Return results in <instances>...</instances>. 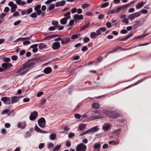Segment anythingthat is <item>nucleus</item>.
Listing matches in <instances>:
<instances>
[{
    "mask_svg": "<svg viewBox=\"0 0 151 151\" xmlns=\"http://www.w3.org/2000/svg\"><path fill=\"white\" fill-rule=\"evenodd\" d=\"M39 59L37 58H34L31 59L30 60L24 64L22 68V70H25L28 69L34 66L35 64V62H31V61H37Z\"/></svg>",
    "mask_w": 151,
    "mask_h": 151,
    "instance_id": "obj_1",
    "label": "nucleus"
},
{
    "mask_svg": "<svg viewBox=\"0 0 151 151\" xmlns=\"http://www.w3.org/2000/svg\"><path fill=\"white\" fill-rule=\"evenodd\" d=\"M103 112L107 114L109 117L113 118H116L119 116V114L118 113L113 111H104Z\"/></svg>",
    "mask_w": 151,
    "mask_h": 151,
    "instance_id": "obj_2",
    "label": "nucleus"
},
{
    "mask_svg": "<svg viewBox=\"0 0 151 151\" xmlns=\"http://www.w3.org/2000/svg\"><path fill=\"white\" fill-rule=\"evenodd\" d=\"M86 146L82 143L78 145L76 147V151H86Z\"/></svg>",
    "mask_w": 151,
    "mask_h": 151,
    "instance_id": "obj_3",
    "label": "nucleus"
},
{
    "mask_svg": "<svg viewBox=\"0 0 151 151\" xmlns=\"http://www.w3.org/2000/svg\"><path fill=\"white\" fill-rule=\"evenodd\" d=\"M46 123L45 120L43 117L41 118L38 121V125L41 128L45 127Z\"/></svg>",
    "mask_w": 151,
    "mask_h": 151,
    "instance_id": "obj_4",
    "label": "nucleus"
},
{
    "mask_svg": "<svg viewBox=\"0 0 151 151\" xmlns=\"http://www.w3.org/2000/svg\"><path fill=\"white\" fill-rule=\"evenodd\" d=\"M141 14L140 12H135L130 14L128 17V18L131 20H132L134 18H136Z\"/></svg>",
    "mask_w": 151,
    "mask_h": 151,
    "instance_id": "obj_5",
    "label": "nucleus"
},
{
    "mask_svg": "<svg viewBox=\"0 0 151 151\" xmlns=\"http://www.w3.org/2000/svg\"><path fill=\"white\" fill-rule=\"evenodd\" d=\"M1 100L5 104H11V101L10 97H3L1 99Z\"/></svg>",
    "mask_w": 151,
    "mask_h": 151,
    "instance_id": "obj_6",
    "label": "nucleus"
},
{
    "mask_svg": "<svg viewBox=\"0 0 151 151\" xmlns=\"http://www.w3.org/2000/svg\"><path fill=\"white\" fill-rule=\"evenodd\" d=\"M8 5L11 7V12L12 13L15 11L17 7V5L16 4H14V2L12 1L9 2Z\"/></svg>",
    "mask_w": 151,
    "mask_h": 151,
    "instance_id": "obj_7",
    "label": "nucleus"
},
{
    "mask_svg": "<svg viewBox=\"0 0 151 151\" xmlns=\"http://www.w3.org/2000/svg\"><path fill=\"white\" fill-rule=\"evenodd\" d=\"M38 113L36 111L32 113L29 116V119L31 121H33L36 119L38 116Z\"/></svg>",
    "mask_w": 151,
    "mask_h": 151,
    "instance_id": "obj_8",
    "label": "nucleus"
},
{
    "mask_svg": "<svg viewBox=\"0 0 151 151\" xmlns=\"http://www.w3.org/2000/svg\"><path fill=\"white\" fill-rule=\"evenodd\" d=\"M60 47V43L59 42H54L51 46L52 48L53 49V50H54L59 49Z\"/></svg>",
    "mask_w": 151,
    "mask_h": 151,
    "instance_id": "obj_9",
    "label": "nucleus"
},
{
    "mask_svg": "<svg viewBox=\"0 0 151 151\" xmlns=\"http://www.w3.org/2000/svg\"><path fill=\"white\" fill-rule=\"evenodd\" d=\"M70 40L69 37H65L63 39L62 38L61 43L62 45H66L70 42Z\"/></svg>",
    "mask_w": 151,
    "mask_h": 151,
    "instance_id": "obj_10",
    "label": "nucleus"
},
{
    "mask_svg": "<svg viewBox=\"0 0 151 151\" xmlns=\"http://www.w3.org/2000/svg\"><path fill=\"white\" fill-rule=\"evenodd\" d=\"M70 18V16L67 17H65L61 19L60 20V23L62 24H65L67 22L68 19H69Z\"/></svg>",
    "mask_w": 151,
    "mask_h": 151,
    "instance_id": "obj_11",
    "label": "nucleus"
},
{
    "mask_svg": "<svg viewBox=\"0 0 151 151\" xmlns=\"http://www.w3.org/2000/svg\"><path fill=\"white\" fill-rule=\"evenodd\" d=\"M20 97L17 96H14L11 97V104H13L14 103L17 102L19 100Z\"/></svg>",
    "mask_w": 151,
    "mask_h": 151,
    "instance_id": "obj_12",
    "label": "nucleus"
},
{
    "mask_svg": "<svg viewBox=\"0 0 151 151\" xmlns=\"http://www.w3.org/2000/svg\"><path fill=\"white\" fill-rule=\"evenodd\" d=\"M26 126V123L25 122H19L17 124V127L19 128H22V129H24Z\"/></svg>",
    "mask_w": 151,
    "mask_h": 151,
    "instance_id": "obj_13",
    "label": "nucleus"
},
{
    "mask_svg": "<svg viewBox=\"0 0 151 151\" xmlns=\"http://www.w3.org/2000/svg\"><path fill=\"white\" fill-rule=\"evenodd\" d=\"M133 35V33L132 32H131L130 33L127 35V36L124 38L119 39V40L120 41H125L128 39L129 38H130Z\"/></svg>",
    "mask_w": 151,
    "mask_h": 151,
    "instance_id": "obj_14",
    "label": "nucleus"
},
{
    "mask_svg": "<svg viewBox=\"0 0 151 151\" xmlns=\"http://www.w3.org/2000/svg\"><path fill=\"white\" fill-rule=\"evenodd\" d=\"M103 116L101 115H99L98 116H90V118L92 120H94L97 119H100L103 118Z\"/></svg>",
    "mask_w": 151,
    "mask_h": 151,
    "instance_id": "obj_15",
    "label": "nucleus"
},
{
    "mask_svg": "<svg viewBox=\"0 0 151 151\" xmlns=\"http://www.w3.org/2000/svg\"><path fill=\"white\" fill-rule=\"evenodd\" d=\"M35 130L38 132L42 133H46L47 131H42L37 125H36L35 127Z\"/></svg>",
    "mask_w": 151,
    "mask_h": 151,
    "instance_id": "obj_16",
    "label": "nucleus"
},
{
    "mask_svg": "<svg viewBox=\"0 0 151 151\" xmlns=\"http://www.w3.org/2000/svg\"><path fill=\"white\" fill-rule=\"evenodd\" d=\"M65 3L66 1L65 0H63L61 1L57 2L55 4V6L56 7L63 6Z\"/></svg>",
    "mask_w": 151,
    "mask_h": 151,
    "instance_id": "obj_17",
    "label": "nucleus"
},
{
    "mask_svg": "<svg viewBox=\"0 0 151 151\" xmlns=\"http://www.w3.org/2000/svg\"><path fill=\"white\" fill-rule=\"evenodd\" d=\"M52 71V69L50 67H47L45 68L44 70V73L46 74H49Z\"/></svg>",
    "mask_w": 151,
    "mask_h": 151,
    "instance_id": "obj_18",
    "label": "nucleus"
},
{
    "mask_svg": "<svg viewBox=\"0 0 151 151\" xmlns=\"http://www.w3.org/2000/svg\"><path fill=\"white\" fill-rule=\"evenodd\" d=\"M134 3V1H132L130 3H128L125 5H124L121 6H119V8H120V10H121L122 9H124L127 8Z\"/></svg>",
    "mask_w": 151,
    "mask_h": 151,
    "instance_id": "obj_19",
    "label": "nucleus"
},
{
    "mask_svg": "<svg viewBox=\"0 0 151 151\" xmlns=\"http://www.w3.org/2000/svg\"><path fill=\"white\" fill-rule=\"evenodd\" d=\"M111 128V126L109 124H104L102 127V129L105 131H107Z\"/></svg>",
    "mask_w": 151,
    "mask_h": 151,
    "instance_id": "obj_20",
    "label": "nucleus"
},
{
    "mask_svg": "<svg viewBox=\"0 0 151 151\" xmlns=\"http://www.w3.org/2000/svg\"><path fill=\"white\" fill-rule=\"evenodd\" d=\"M149 34V33H147L146 34H144L142 35H141L139 36L135 37H134V39H140L141 38H143L147 36Z\"/></svg>",
    "mask_w": 151,
    "mask_h": 151,
    "instance_id": "obj_21",
    "label": "nucleus"
},
{
    "mask_svg": "<svg viewBox=\"0 0 151 151\" xmlns=\"http://www.w3.org/2000/svg\"><path fill=\"white\" fill-rule=\"evenodd\" d=\"M146 78H145V79H141V80H138L135 83L134 85H133V84H131V85H129V86H128L126 87L125 88V89H127V88H129V87H131V86H135V85H137V84L141 83V82H142V81H143Z\"/></svg>",
    "mask_w": 151,
    "mask_h": 151,
    "instance_id": "obj_22",
    "label": "nucleus"
},
{
    "mask_svg": "<svg viewBox=\"0 0 151 151\" xmlns=\"http://www.w3.org/2000/svg\"><path fill=\"white\" fill-rule=\"evenodd\" d=\"M145 3V2H143L142 1H141L140 2L138 3L136 6V7L137 9H138L142 7L144 4Z\"/></svg>",
    "mask_w": 151,
    "mask_h": 151,
    "instance_id": "obj_23",
    "label": "nucleus"
},
{
    "mask_svg": "<svg viewBox=\"0 0 151 151\" xmlns=\"http://www.w3.org/2000/svg\"><path fill=\"white\" fill-rule=\"evenodd\" d=\"M99 129V128H98L97 126H96L89 129V130L91 133L96 132L98 131Z\"/></svg>",
    "mask_w": 151,
    "mask_h": 151,
    "instance_id": "obj_24",
    "label": "nucleus"
},
{
    "mask_svg": "<svg viewBox=\"0 0 151 151\" xmlns=\"http://www.w3.org/2000/svg\"><path fill=\"white\" fill-rule=\"evenodd\" d=\"M90 25V23H85V24H84L81 28L80 29V31L85 29L87 27H88Z\"/></svg>",
    "mask_w": 151,
    "mask_h": 151,
    "instance_id": "obj_25",
    "label": "nucleus"
},
{
    "mask_svg": "<svg viewBox=\"0 0 151 151\" xmlns=\"http://www.w3.org/2000/svg\"><path fill=\"white\" fill-rule=\"evenodd\" d=\"M141 23V22L139 21H136L134 22V24L133 25L134 27L135 28H137L138 26L140 25L141 26L142 24H140Z\"/></svg>",
    "mask_w": 151,
    "mask_h": 151,
    "instance_id": "obj_26",
    "label": "nucleus"
},
{
    "mask_svg": "<svg viewBox=\"0 0 151 151\" xmlns=\"http://www.w3.org/2000/svg\"><path fill=\"white\" fill-rule=\"evenodd\" d=\"M100 147L101 145L100 143H96L94 146L93 148L94 150L98 149V151H100Z\"/></svg>",
    "mask_w": 151,
    "mask_h": 151,
    "instance_id": "obj_27",
    "label": "nucleus"
},
{
    "mask_svg": "<svg viewBox=\"0 0 151 151\" xmlns=\"http://www.w3.org/2000/svg\"><path fill=\"white\" fill-rule=\"evenodd\" d=\"M50 138L51 140H54L56 138V134L55 133H52L50 135Z\"/></svg>",
    "mask_w": 151,
    "mask_h": 151,
    "instance_id": "obj_28",
    "label": "nucleus"
},
{
    "mask_svg": "<svg viewBox=\"0 0 151 151\" xmlns=\"http://www.w3.org/2000/svg\"><path fill=\"white\" fill-rule=\"evenodd\" d=\"M80 34H74L71 36V39L73 40H74L78 38L80 36Z\"/></svg>",
    "mask_w": 151,
    "mask_h": 151,
    "instance_id": "obj_29",
    "label": "nucleus"
},
{
    "mask_svg": "<svg viewBox=\"0 0 151 151\" xmlns=\"http://www.w3.org/2000/svg\"><path fill=\"white\" fill-rule=\"evenodd\" d=\"M39 48L40 49H42L43 48H47V46L46 45H44V43H40L39 45Z\"/></svg>",
    "mask_w": 151,
    "mask_h": 151,
    "instance_id": "obj_30",
    "label": "nucleus"
},
{
    "mask_svg": "<svg viewBox=\"0 0 151 151\" xmlns=\"http://www.w3.org/2000/svg\"><path fill=\"white\" fill-rule=\"evenodd\" d=\"M92 106V107L94 109H98L100 107V105L97 103H94Z\"/></svg>",
    "mask_w": 151,
    "mask_h": 151,
    "instance_id": "obj_31",
    "label": "nucleus"
},
{
    "mask_svg": "<svg viewBox=\"0 0 151 151\" xmlns=\"http://www.w3.org/2000/svg\"><path fill=\"white\" fill-rule=\"evenodd\" d=\"M97 36L96 33L95 32H91L90 34V36L91 39L95 38Z\"/></svg>",
    "mask_w": 151,
    "mask_h": 151,
    "instance_id": "obj_32",
    "label": "nucleus"
},
{
    "mask_svg": "<svg viewBox=\"0 0 151 151\" xmlns=\"http://www.w3.org/2000/svg\"><path fill=\"white\" fill-rule=\"evenodd\" d=\"M52 39H53V37L52 35H50L45 37L41 40V41H42L43 40H50Z\"/></svg>",
    "mask_w": 151,
    "mask_h": 151,
    "instance_id": "obj_33",
    "label": "nucleus"
},
{
    "mask_svg": "<svg viewBox=\"0 0 151 151\" xmlns=\"http://www.w3.org/2000/svg\"><path fill=\"white\" fill-rule=\"evenodd\" d=\"M121 22L125 24H128L129 22V20L127 18H124L121 21Z\"/></svg>",
    "mask_w": 151,
    "mask_h": 151,
    "instance_id": "obj_34",
    "label": "nucleus"
},
{
    "mask_svg": "<svg viewBox=\"0 0 151 151\" xmlns=\"http://www.w3.org/2000/svg\"><path fill=\"white\" fill-rule=\"evenodd\" d=\"M61 147V145H58L56 146L52 151H57Z\"/></svg>",
    "mask_w": 151,
    "mask_h": 151,
    "instance_id": "obj_35",
    "label": "nucleus"
},
{
    "mask_svg": "<svg viewBox=\"0 0 151 151\" xmlns=\"http://www.w3.org/2000/svg\"><path fill=\"white\" fill-rule=\"evenodd\" d=\"M85 126L84 124H82L79 125L78 126V128L80 131H81L85 128Z\"/></svg>",
    "mask_w": 151,
    "mask_h": 151,
    "instance_id": "obj_36",
    "label": "nucleus"
},
{
    "mask_svg": "<svg viewBox=\"0 0 151 151\" xmlns=\"http://www.w3.org/2000/svg\"><path fill=\"white\" fill-rule=\"evenodd\" d=\"M52 25L55 26V27L58 26L59 24L58 22V21H53L52 22Z\"/></svg>",
    "mask_w": 151,
    "mask_h": 151,
    "instance_id": "obj_37",
    "label": "nucleus"
},
{
    "mask_svg": "<svg viewBox=\"0 0 151 151\" xmlns=\"http://www.w3.org/2000/svg\"><path fill=\"white\" fill-rule=\"evenodd\" d=\"M115 14H118L120 11H121L120 8L119 6H117L116 9H114Z\"/></svg>",
    "mask_w": 151,
    "mask_h": 151,
    "instance_id": "obj_38",
    "label": "nucleus"
},
{
    "mask_svg": "<svg viewBox=\"0 0 151 151\" xmlns=\"http://www.w3.org/2000/svg\"><path fill=\"white\" fill-rule=\"evenodd\" d=\"M89 133H90L89 129L82 133L79 136L80 137L81 136H82L84 135Z\"/></svg>",
    "mask_w": 151,
    "mask_h": 151,
    "instance_id": "obj_39",
    "label": "nucleus"
},
{
    "mask_svg": "<svg viewBox=\"0 0 151 151\" xmlns=\"http://www.w3.org/2000/svg\"><path fill=\"white\" fill-rule=\"evenodd\" d=\"M109 5V3L108 2H106L102 4L101 6V8H104Z\"/></svg>",
    "mask_w": 151,
    "mask_h": 151,
    "instance_id": "obj_40",
    "label": "nucleus"
},
{
    "mask_svg": "<svg viewBox=\"0 0 151 151\" xmlns=\"http://www.w3.org/2000/svg\"><path fill=\"white\" fill-rule=\"evenodd\" d=\"M119 143V142H118L117 143V142L114 140L111 141L109 142V144H113V145L118 144Z\"/></svg>",
    "mask_w": 151,
    "mask_h": 151,
    "instance_id": "obj_41",
    "label": "nucleus"
},
{
    "mask_svg": "<svg viewBox=\"0 0 151 151\" xmlns=\"http://www.w3.org/2000/svg\"><path fill=\"white\" fill-rule=\"evenodd\" d=\"M10 60V58H4L3 59V61L6 62H9Z\"/></svg>",
    "mask_w": 151,
    "mask_h": 151,
    "instance_id": "obj_42",
    "label": "nucleus"
},
{
    "mask_svg": "<svg viewBox=\"0 0 151 151\" xmlns=\"http://www.w3.org/2000/svg\"><path fill=\"white\" fill-rule=\"evenodd\" d=\"M1 66L5 69H7V63H4L1 65Z\"/></svg>",
    "mask_w": 151,
    "mask_h": 151,
    "instance_id": "obj_43",
    "label": "nucleus"
},
{
    "mask_svg": "<svg viewBox=\"0 0 151 151\" xmlns=\"http://www.w3.org/2000/svg\"><path fill=\"white\" fill-rule=\"evenodd\" d=\"M74 23V21L73 20H70L69 24L67 25V27H69L70 26H72Z\"/></svg>",
    "mask_w": 151,
    "mask_h": 151,
    "instance_id": "obj_44",
    "label": "nucleus"
},
{
    "mask_svg": "<svg viewBox=\"0 0 151 151\" xmlns=\"http://www.w3.org/2000/svg\"><path fill=\"white\" fill-rule=\"evenodd\" d=\"M55 29H57V27L55 26L50 27L48 28V29L50 31H54Z\"/></svg>",
    "mask_w": 151,
    "mask_h": 151,
    "instance_id": "obj_45",
    "label": "nucleus"
},
{
    "mask_svg": "<svg viewBox=\"0 0 151 151\" xmlns=\"http://www.w3.org/2000/svg\"><path fill=\"white\" fill-rule=\"evenodd\" d=\"M54 145V144L52 143H49L47 145V148L48 149H50L53 147Z\"/></svg>",
    "mask_w": 151,
    "mask_h": 151,
    "instance_id": "obj_46",
    "label": "nucleus"
},
{
    "mask_svg": "<svg viewBox=\"0 0 151 151\" xmlns=\"http://www.w3.org/2000/svg\"><path fill=\"white\" fill-rule=\"evenodd\" d=\"M75 136V134L73 133L70 132L68 135V137L70 138H71Z\"/></svg>",
    "mask_w": 151,
    "mask_h": 151,
    "instance_id": "obj_47",
    "label": "nucleus"
},
{
    "mask_svg": "<svg viewBox=\"0 0 151 151\" xmlns=\"http://www.w3.org/2000/svg\"><path fill=\"white\" fill-rule=\"evenodd\" d=\"M90 41V39L88 37H85L83 39V42L85 43H87Z\"/></svg>",
    "mask_w": 151,
    "mask_h": 151,
    "instance_id": "obj_48",
    "label": "nucleus"
},
{
    "mask_svg": "<svg viewBox=\"0 0 151 151\" xmlns=\"http://www.w3.org/2000/svg\"><path fill=\"white\" fill-rule=\"evenodd\" d=\"M89 6V4L87 3L83 4L82 5V7L83 9L87 8Z\"/></svg>",
    "mask_w": 151,
    "mask_h": 151,
    "instance_id": "obj_49",
    "label": "nucleus"
},
{
    "mask_svg": "<svg viewBox=\"0 0 151 151\" xmlns=\"http://www.w3.org/2000/svg\"><path fill=\"white\" fill-rule=\"evenodd\" d=\"M18 58V57L17 55H13L11 57L12 59L14 61L16 60Z\"/></svg>",
    "mask_w": 151,
    "mask_h": 151,
    "instance_id": "obj_50",
    "label": "nucleus"
},
{
    "mask_svg": "<svg viewBox=\"0 0 151 151\" xmlns=\"http://www.w3.org/2000/svg\"><path fill=\"white\" fill-rule=\"evenodd\" d=\"M30 16L32 18H36L37 17V14L35 12L32 13L30 15Z\"/></svg>",
    "mask_w": 151,
    "mask_h": 151,
    "instance_id": "obj_51",
    "label": "nucleus"
},
{
    "mask_svg": "<svg viewBox=\"0 0 151 151\" xmlns=\"http://www.w3.org/2000/svg\"><path fill=\"white\" fill-rule=\"evenodd\" d=\"M41 8V5H38L37 6H36L35 7V11H36L37 10H40V9Z\"/></svg>",
    "mask_w": 151,
    "mask_h": 151,
    "instance_id": "obj_52",
    "label": "nucleus"
},
{
    "mask_svg": "<svg viewBox=\"0 0 151 151\" xmlns=\"http://www.w3.org/2000/svg\"><path fill=\"white\" fill-rule=\"evenodd\" d=\"M74 117L75 118L79 119L80 118L81 116L79 114H76L74 115Z\"/></svg>",
    "mask_w": 151,
    "mask_h": 151,
    "instance_id": "obj_53",
    "label": "nucleus"
},
{
    "mask_svg": "<svg viewBox=\"0 0 151 151\" xmlns=\"http://www.w3.org/2000/svg\"><path fill=\"white\" fill-rule=\"evenodd\" d=\"M9 110L8 109L4 110L1 112L2 114H7L9 112Z\"/></svg>",
    "mask_w": 151,
    "mask_h": 151,
    "instance_id": "obj_54",
    "label": "nucleus"
},
{
    "mask_svg": "<svg viewBox=\"0 0 151 151\" xmlns=\"http://www.w3.org/2000/svg\"><path fill=\"white\" fill-rule=\"evenodd\" d=\"M120 32L122 34H126L127 33V31L126 29H124L121 30Z\"/></svg>",
    "mask_w": 151,
    "mask_h": 151,
    "instance_id": "obj_55",
    "label": "nucleus"
},
{
    "mask_svg": "<svg viewBox=\"0 0 151 151\" xmlns=\"http://www.w3.org/2000/svg\"><path fill=\"white\" fill-rule=\"evenodd\" d=\"M21 20L17 21L14 23V25L15 26L18 25L21 22Z\"/></svg>",
    "mask_w": 151,
    "mask_h": 151,
    "instance_id": "obj_56",
    "label": "nucleus"
},
{
    "mask_svg": "<svg viewBox=\"0 0 151 151\" xmlns=\"http://www.w3.org/2000/svg\"><path fill=\"white\" fill-rule=\"evenodd\" d=\"M141 12L142 14H146L148 12V11L146 9H143L141 10Z\"/></svg>",
    "mask_w": 151,
    "mask_h": 151,
    "instance_id": "obj_57",
    "label": "nucleus"
},
{
    "mask_svg": "<svg viewBox=\"0 0 151 151\" xmlns=\"http://www.w3.org/2000/svg\"><path fill=\"white\" fill-rule=\"evenodd\" d=\"M57 27V29H58V28H58V30H62V29H63L64 28V26H60V25H58L56 27Z\"/></svg>",
    "mask_w": 151,
    "mask_h": 151,
    "instance_id": "obj_58",
    "label": "nucleus"
},
{
    "mask_svg": "<svg viewBox=\"0 0 151 151\" xmlns=\"http://www.w3.org/2000/svg\"><path fill=\"white\" fill-rule=\"evenodd\" d=\"M44 146H45V145L43 143H40L39 145V148L40 149H41L44 147Z\"/></svg>",
    "mask_w": 151,
    "mask_h": 151,
    "instance_id": "obj_59",
    "label": "nucleus"
},
{
    "mask_svg": "<svg viewBox=\"0 0 151 151\" xmlns=\"http://www.w3.org/2000/svg\"><path fill=\"white\" fill-rule=\"evenodd\" d=\"M99 29L101 32H104L106 30V27H102L99 28Z\"/></svg>",
    "mask_w": 151,
    "mask_h": 151,
    "instance_id": "obj_60",
    "label": "nucleus"
},
{
    "mask_svg": "<svg viewBox=\"0 0 151 151\" xmlns=\"http://www.w3.org/2000/svg\"><path fill=\"white\" fill-rule=\"evenodd\" d=\"M32 11V8H30L28 9L26 11L27 14H29L31 13Z\"/></svg>",
    "mask_w": 151,
    "mask_h": 151,
    "instance_id": "obj_61",
    "label": "nucleus"
},
{
    "mask_svg": "<svg viewBox=\"0 0 151 151\" xmlns=\"http://www.w3.org/2000/svg\"><path fill=\"white\" fill-rule=\"evenodd\" d=\"M25 52V50H22L20 52V55L21 56L24 55Z\"/></svg>",
    "mask_w": 151,
    "mask_h": 151,
    "instance_id": "obj_62",
    "label": "nucleus"
},
{
    "mask_svg": "<svg viewBox=\"0 0 151 151\" xmlns=\"http://www.w3.org/2000/svg\"><path fill=\"white\" fill-rule=\"evenodd\" d=\"M106 24V26L108 28H110L111 27V24L110 22H107Z\"/></svg>",
    "mask_w": 151,
    "mask_h": 151,
    "instance_id": "obj_63",
    "label": "nucleus"
},
{
    "mask_svg": "<svg viewBox=\"0 0 151 151\" xmlns=\"http://www.w3.org/2000/svg\"><path fill=\"white\" fill-rule=\"evenodd\" d=\"M20 15V14H19V12H14L13 14V16L14 17H17L19 16Z\"/></svg>",
    "mask_w": 151,
    "mask_h": 151,
    "instance_id": "obj_64",
    "label": "nucleus"
}]
</instances>
